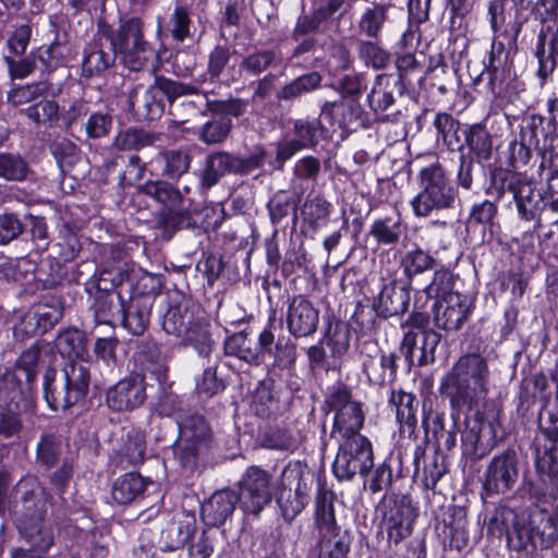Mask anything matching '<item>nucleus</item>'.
<instances>
[{
	"label": "nucleus",
	"mask_w": 558,
	"mask_h": 558,
	"mask_svg": "<svg viewBox=\"0 0 558 558\" xmlns=\"http://www.w3.org/2000/svg\"><path fill=\"white\" fill-rule=\"evenodd\" d=\"M299 203L300 199L287 190L274 193L266 204L270 223L278 229L287 227L291 221L292 228L295 229L299 220Z\"/></svg>",
	"instance_id": "49530a36"
},
{
	"label": "nucleus",
	"mask_w": 558,
	"mask_h": 558,
	"mask_svg": "<svg viewBox=\"0 0 558 558\" xmlns=\"http://www.w3.org/2000/svg\"><path fill=\"white\" fill-rule=\"evenodd\" d=\"M316 473L305 461H290L281 471L274 497L283 520L291 523L306 507Z\"/></svg>",
	"instance_id": "9d476101"
},
{
	"label": "nucleus",
	"mask_w": 558,
	"mask_h": 558,
	"mask_svg": "<svg viewBox=\"0 0 558 558\" xmlns=\"http://www.w3.org/2000/svg\"><path fill=\"white\" fill-rule=\"evenodd\" d=\"M537 175L548 189L558 180V135H546L543 145L537 148Z\"/></svg>",
	"instance_id": "13d9d810"
},
{
	"label": "nucleus",
	"mask_w": 558,
	"mask_h": 558,
	"mask_svg": "<svg viewBox=\"0 0 558 558\" xmlns=\"http://www.w3.org/2000/svg\"><path fill=\"white\" fill-rule=\"evenodd\" d=\"M239 505L236 492L230 488L215 492L201 505V517L209 527L223 525Z\"/></svg>",
	"instance_id": "e433bc0d"
},
{
	"label": "nucleus",
	"mask_w": 558,
	"mask_h": 558,
	"mask_svg": "<svg viewBox=\"0 0 558 558\" xmlns=\"http://www.w3.org/2000/svg\"><path fill=\"white\" fill-rule=\"evenodd\" d=\"M196 519L184 514L181 519L169 521L160 531L157 544L162 551H174L182 548L195 534Z\"/></svg>",
	"instance_id": "de8ad7c7"
},
{
	"label": "nucleus",
	"mask_w": 558,
	"mask_h": 558,
	"mask_svg": "<svg viewBox=\"0 0 558 558\" xmlns=\"http://www.w3.org/2000/svg\"><path fill=\"white\" fill-rule=\"evenodd\" d=\"M475 300L466 293L446 301H434L430 307L434 326L445 331H459L469 320Z\"/></svg>",
	"instance_id": "5701e85b"
},
{
	"label": "nucleus",
	"mask_w": 558,
	"mask_h": 558,
	"mask_svg": "<svg viewBox=\"0 0 558 558\" xmlns=\"http://www.w3.org/2000/svg\"><path fill=\"white\" fill-rule=\"evenodd\" d=\"M505 501L506 500H498L492 504L494 509L487 522V533L498 538L505 535L506 541H508L511 527L517 522H521L522 519H520L518 513Z\"/></svg>",
	"instance_id": "338daca9"
},
{
	"label": "nucleus",
	"mask_w": 558,
	"mask_h": 558,
	"mask_svg": "<svg viewBox=\"0 0 558 558\" xmlns=\"http://www.w3.org/2000/svg\"><path fill=\"white\" fill-rule=\"evenodd\" d=\"M320 411L328 415L335 412L330 438L342 439L363 435L365 413L361 401L353 398L352 387L337 380L327 388Z\"/></svg>",
	"instance_id": "9b49d317"
},
{
	"label": "nucleus",
	"mask_w": 558,
	"mask_h": 558,
	"mask_svg": "<svg viewBox=\"0 0 558 558\" xmlns=\"http://www.w3.org/2000/svg\"><path fill=\"white\" fill-rule=\"evenodd\" d=\"M333 492L318 483L314 527L317 531V558H348L354 539L352 530L340 525L335 512Z\"/></svg>",
	"instance_id": "6e6552de"
},
{
	"label": "nucleus",
	"mask_w": 558,
	"mask_h": 558,
	"mask_svg": "<svg viewBox=\"0 0 558 558\" xmlns=\"http://www.w3.org/2000/svg\"><path fill=\"white\" fill-rule=\"evenodd\" d=\"M198 94L199 88L195 84L156 75L143 94H140V86L130 92L128 106L138 120L154 121L166 111L174 114L173 109L179 99Z\"/></svg>",
	"instance_id": "20e7f679"
},
{
	"label": "nucleus",
	"mask_w": 558,
	"mask_h": 558,
	"mask_svg": "<svg viewBox=\"0 0 558 558\" xmlns=\"http://www.w3.org/2000/svg\"><path fill=\"white\" fill-rule=\"evenodd\" d=\"M395 66L396 72L388 73L395 76V80L407 88L409 92H414L415 78L421 82L422 76L417 77L423 71V62L414 51H395Z\"/></svg>",
	"instance_id": "052dcab7"
},
{
	"label": "nucleus",
	"mask_w": 558,
	"mask_h": 558,
	"mask_svg": "<svg viewBox=\"0 0 558 558\" xmlns=\"http://www.w3.org/2000/svg\"><path fill=\"white\" fill-rule=\"evenodd\" d=\"M534 57L537 60L536 77L541 86H544L558 66V25L541 27Z\"/></svg>",
	"instance_id": "c85d7f7f"
},
{
	"label": "nucleus",
	"mask_w": 558,
	"mask_h": 558,
	"mask_svg": "<svg viewBox=\"0 0 558 558\" xmlns=\"http://www.w3.org/2000/svg\"><path fill=\"white\" fill-rule=\"evenodd\" d=\"M373 301L381 314V319L401 318L409 313L411 286L400 279H389L384 281Z\"/></svg>",
	"instance_id": "a878e982"
},
{
	"label": "nucleus",
	"mask_w": 558,
	"mask_h": 558,
	"mask_svg": "<svg viewBox=\"0 0 558 558\" xmlns=\"http://www.w3.org/2000/svg\"><path fill=\"white\" fill-rule=\"evenodd\" d=\"M32 388L19 378L16 373L5 369L0 375V409H16L33 411L34 401Z\"/></svg>",
	"instance_id": "ea45409f"
},
{
	"label": "nucleus",
	"mask_w": 558,
	"mask_h": 558,
	"mask_svg": "<svg viewBox=\"0 0 558 558\" xmlns=\"http://www.w3.org/2000/svg\"><path fill=\"white\" fill-rule=\"evenodd\" d=\"M338 449L331 469L339 482L366 477L374 466V448L365 435L337 439Z\"/></svg>",
	"instance_id": "dca6fc26"
},
{
	"label": "nucleus",
	"mask_w": 558,
	"mask_h": 558,
	"mask_svg": "<svg viewBox=\"0 0 558 558\" xmlns=\"http://www.w3.org/2000/svg\"><path fill=\"white\" fill-rule=\"evenodd\" d=\"M151 310L153 305L147 301L144 302L137 298L129 296L123 305L119 324L130 335L141 337L149 326Z\"/></svg>",
	"instance_id": "8fccbe9b"
},
{
	"label": "nucleus",
	"mask_w": 558,
	"mask_h": 558,
	"mask_svg": "<svg viewBox=\"0 0 558 558\" xmlns=\"http://www.w3.org/2000/svg\"><path fill=\"white\" fill-rule=\"evenodd\" d=\"M117 60L128 70L140 72L158 60V52L146 38L145 23L138 16L120 19L118 24L99 22L94 37L82 51L81 77H102Z\"/></svg>",
	"instance_id": "f257e3e1"
},
{
	"label": "nucleus",
	"mask_w": 558,
	"mask_h": 558,
	"mask_svg": "<svg viewBox=\"0 0 558 558\" xmlns=\"http://www.w3.org/2000/svg\"><path fill=\"white\" fill-rule=\"evenodd\" d=\"M146 386V376L133 372L107 389L106 404L112 412H132L147 399Z\"/></svg>",
	"instance_id": "aec40b11"
},
{
	"label": "nucleus",
	"mask_w": 558,
	"mask_h": 558,
	"mask_svg": "<svg viewBox=\"0 0 558 558\" xmlns=\"http://www.w3.org/2000/svg\"><path fill=\"white\" fill-rule=\"evenodd\" d=\"M523 464L518 451L508 447L496 452L480 476V497L484 505L520 496Z\"/></svg>",
	"instance_id": "1a4fd4ad"
},
{
	"label": "nucleus",
	"mask_w": 558,
	"mask_h": 558,
	"mask_svg": "<svg viewBox=\"0 0 558 558\" xmlns=\"http://www.w3.org/2000/svg\"><path fill=\"white\" fill-rule=\"evenodd\" d=\"M89 367L76 361H68L59 373L47 367L43 376V397L51 411L66 412L80 404L88 395L90 386Z\"/></svg>",
	"instance_id": "39448f33"
},
{
	"label": "nucleus",
	"mask_w": 558,
	"mask_h": 558,
	"mask_svg": "<svg viewBox=\"0 0 558 558\" xmlns=\"http://www.w3.org/2000/svg\"><path fill=\"white\" fill-rule=\"evenodd\" d=\"M500 410L494 402H484L482 408L468 412L462 420L461 450L465 463H475L488 457L506 437L500 422Z\"/></svg>",
	"instance_id": "7ed1b4c3"
},
{
	"label": "nucleus",
	"mask_w": 558,
	"mask_h": 558,
	"mask_svg": "<svg viewBox=\"0 0 558 558\" xmlns=\"http://www.w3.org/2000/svg\"><path fill=\"white\" fill-rule=\"evenodd\" d=\"M320 311L307 295L295 294L287 301L286 325L294 339L313 337L319 326Z\"/></svg>",
	"instance_id": "6ab92c4d"
},
{
	"label": "nucleus",
	"mask_w": 558,
	"mask_h": 558,
	"mask_svg": "<svg viewBox=\"0 0 558 558\" xmlns=\"http://www.w3.org/2000/svg\"><path fill=\"white\" fill-rule=\"evenodd\" d=\"M387 403L395 411L400 432L408 433L409 438L416 439L420 407L416 395L391 388Z\"/></svg>",
	"instance_id": "2f4dec72"
},
{
	"label": "nucleus",
	"mask_w": 558,
	"mask_h": 558,
	"mask_svg": "<svg viewBox=\"0 0 558 558\" xmlns=\"http://www.w3.org/2000/svg\"><path fill=\"white\" fill-rule=\"evenodd\" d=\"M66 274L65 263L49 254L40 262L34 278L37 288L43 290H54L62 286L66 278Z\"/></svg>",
	"instance_id": "0e129e2a"
},
{
	"label": "nucleus",
	"mask_w": 558,
	"mask_h": 558,
	"mask_svg": "<svg viewBox=\"0 0 558 558\" xmlns=\"http://www.w3.org/2000/svg\"><path fill=\"white\" fill-rule=\"evenodd\" d=\"M432 128L435 130V137L439 145L449 153H460L465 140V134L471 125L470 122H462L453 113L448 111L433 112Z\"/></svg>",
	"instance_id": "7c9ffc66"
},
{
	"label": "nucleus",
	"mask_w": 558,
	"mask_h": 558,
	"mask_svg": "<svg viewBox=\"0 0 558 558\" xmlns=\"http://www.w3.org/2000/svg\"><path fill=\"white\" fill-rule=\"evenodd\" d=\"M320 118L306 116L293 120V138L303 149H315L322 141L331 140V132L324 125Z\"/></svg>",
	"instance_id": "603ef678"
},
{
	"label": "nucleus",
	"mask_w": 558,
	"mask_h": 558,
	"mask_svg": "<svg viewBox=\"0 0 558 558\" xmlns=\"http://www.w3.org/2000/svg\"><path fill=\"white\" fill-rule=\"evenodd\" d=\"M125 299L121 292H111L109 294H94L89 311L93 313L94 323L98 325H108L112 329L119 322Z\"/></svg>",
	"instance_id": "5fc2aeb1"
},
{
	"label": "nucleus",
	"mask_w": 558,
	"mask_h": 558,
	"mask_svg": "<svg viewBox=\"0 0 558 558\" xmlns=\"http://www.w3.org/2000/svg\"><path fill=\"white\" fill-rule=\"evenodd\" d=\"M557 543V524L550 514H546L517 522L508 535L507 546L521 558H545V553Z\"/></svg>",
	"instance_id": "f8f14e48"
},
{
	"label": "nucleus",
	"mask_w": 558,
	"mask_h": 558,
	"mask_svg": "<svg viewBox=\"0 0 558 558\" xmlns=\"http://www.w3.org/2000/svg\"><path fill=\"white\" fill-rule=\"evenodd\" d=\"M50 34L53 37L49 44L34 48L39 63L38 70L41 74H51L57 69L66 66L74 56L72 44L65 31H61L57 25H53Z\"/></svg>",
	"instance_id": "cd10ccee"
},
{
	"label": "nucleus",
	"mask_w": 558,
	"mask_h": 558,
	"mask_svg": "<svg viewBox=\"0 0 558 558\" xmlns=\"http://www.w3.org/2000/svg\"><path fill=\"white\" fill-rule=\"evenodd\" d=\"M490 372L486 357L478 353L461 355L439 381L438 392L448 402L475 410L489 391Z\"/></svg>",
	"instance_id": "f03ea898"
},
{
	"label": "nucleus",
	"mask_w": 558,
	"mask_h": 558,
	"mask_svg": "<svg viewBox=\"0 0 558 558\" xmlns=\"http://www.w3.org/2000/svg\"><path fill=\"white\" fill-rule=\"evenodd\" d=\"M498 136L490 132L485 121L472 122L460 153H470L478 163L489 162L500 145Z\"/></svg>",
	"instance_id": "c9c22d12"
},
{
	"label": "nucleus",
	"mask_w": 558,
	"mask_h": 558,
	"mask_svg": "<svg viewBox=\"0 0 558 558\" xmlns=\"http://www.w3.org/2000/svg\"><path fill=\"white\" fill-rule=\"evenodd\" d=\"M319 117L345 133L365 128V112L357 98L339 97L333 101H325L320 106Z\"/></svg>",
	"instance_id": "393cba45"
},
{
	"label": "nucleus",
	"mask_w": 558,
	"mask_h": 558,
	"mask_svg": "<svg viewBox=\"0 0 558 558\" xmlns=\"http://www.w3.org/2000/svg\"><path fill=\"white\" fill-rule=\"evenodd\" d=\"M330 351L332 359H342L350 349L351 326L333 312L323 315V329L319 338Z\"/></svg>",
	"instance_id": "4c0bfd02"
},
{
	"label": "nucleus",
	"mask_w": 558,
	"mask_h": 558,
	"mask_svg": "<svg viewBox=\"0 0 558 558\" xmlns=\"http://www.w3.org/2000/svg\"><path fill=\"white\" fill-rule=\"evenodd\" d=\"M459 280V275L453 274L449 268L445 266L435 267L432 281L424 287L423 292L429 300L446 301V299L462 294L456 289Z\"/></svg>",
	"instance_id": "680f3d73"
},
{
	"label": "nucleus",
	"mask_w": 558,
	"mask_h": 558,
	"mask_svg": "<svg viewBox=\"0 0 558 558\" xmlns=\"http://www.w3.org/2000/svg\"><path fill=\"white\" fill-rule=\"evenodd\" d=\"M449 403V415L445 411L422 412V428L424 429V439L421 444L427 446L434 445V450L439 452H451L457 447L458 435H461V415L465 417L468 412H472L464 405Z\"/></svg>",
	"instance_id": "2eb2a0df"
},
{
	"label": "nucleus",
	"mask_w": 558,
	"mask_h": 558,
	"mask_svg": "<svg viewBox=\"0 0 558 558\" xmlns=\"http://www.w3.org/2000/svg\"><path fill=\"white\" fill-rule=\"evenodd\" d=\"M411 92L387 73L376 75L372 89L367 95V104L375 113L387 111L398 97L411 96Z\"/></svg>",
	"instance_id": "a19ab883"
},
{
	"label": "nucleus",
	"mask_w": 558,
	"mask_h": 558,
	"mask_svg": "<svg viewBox=\"0 0 558 558\" xmlns=\"http://www.w3.org/2000/svg\"><path fill=\"white\" fill-rule=\"evenodd\" d=\"M225 332L226 356L235 357L250 366H260L265 362V352H268L272 342V319L257 333L248 326L231 333L225 328Z\"/></svg>",
	"instance_id": "f3484780"
},
{
	"label": "nucleus",
	"mask_w": 558,
	"mask_h": 558,
	"mask_svg": "<svg viewBox=\"0 0 558 558\" xmlns=\"http://www.w3.org/2000/svg\"><path fill=\"white\" fill-rule=\"evenodd\" d=\"M310 264L311 258L306 248L301 243L298 246L293 245L286 250L278 271H280L282 278L295 281L298 277L307 275L311 271Z\"/></svg>",
	"instance_id": "774afa93"
},
{
	"label": "nucleus",
	"mask_w": 558,
	"mask_h": 558,
	"mask_svg": "<svg viewBox=\"0 0 558 558\" xmlns=\"http://www.w3.org/2000/svg\"><path fill=\"white\" fill-rule=\"evenodd\" d=\"M40 333H46L52 329L63 317L64 301L61 295L47 294L44 295L35 311H32Z\"/></svg>",
	"instance_id": "e2e57ef3"
},
{
	"label": "nucleus",
	"mask_w": 558,
	"mask_h": 558,
	"mask_svg": "<svg viewBox=\"0 0 558 558\" xmlns=\"http://www.w3.org/2000/svg\"><path fill=\"white\" fill-rule=\"evenodd\" d=\"M60 105L54 99L41 98L21 110V114L31 121L36 128H57Z\"/></svg>",
	"instance_id": "69168bd1"
},
{
	"label": "nucleus",
	"mask_w": 558,
	"mask_h": 558,
	"mask_svg": "<svg viewBox=\"0 0 558 558\" xmlns=\"http://www.w3.org/2000/svg\"><path fill=\"white\" fill-rule=\"evenodd\" d=\"M178 435L189 442H194L214 451L216 440L208 420L197 412L186 413L175 421Z\"/></svg>",
	"instance_id": "79ce46f5"
},
{
	"label": "nucleus",
	"mask_w": 558,
	"mask_h": 558,
	"mask_svg": "<svg viewBox=\"0 0 558 558\" xmlns=\"http://www.w3.org/2000/svg\"><path fill=\"white\" fill-rule=\"evenodd\" d=\"M529 180L525 171L494 166L489 168V181L486 193L495 195L497 201L502 199L508 194L514 199L520 191L526 190Z\"/></svg>",
	"instance_id": "58836bf2"
},
{
	"label": "nucleus",
	"mask_w": 558,
	"mask_h": 558,
	"mask_svg": "<svg viewBox=\"0 0 558 558\" xmlns=\"http://www.w3.org/2000/svg\"><path fill=\"white\" fill-rule=\"evenodd\" d=\"M399 266L404 281L411 286L415 278L433 271L438 266V260L429 250L413 243L401 254Z\"/></svg>",
	"instance_id": "37998d69"
},
{
	"label": "nucleus",
	"mask_w": 558,
	"mask_h": 558,
	"mask_svg": "<svg viewBox=\"0 0 558 558\" xmlns=\"http://www.w3.org/2000/svg\"><path fill=\"white\" fill-rule=\"evenodd\" d=\"M367 351L363 361V372L369 381L378 386L393 385L398 378L400 354L396 351H383L376 340H366L361 344V352Z\"/></svg>",
	"instance_id": "4be33fe9"
},
{
	"label": "nucleus",
	"mask_w": 558,
	"mask_h": 558,
	"mask_svg": "<svg viewBox=\"0 0 558 558\" xmlns=\"http://www.w3.org/2000/svg\"><path fill=\"white\" fill-rule=\"evenodd\" d=\"M191 155L182 149H166L159 151L150 161V172L162 178L178 180L191 167Z\"/></svg>",
	"instance_id": "09e8293b"
},
{
	"label": "nucleus",
	"mask_w": 558,
	"mask_h": 558,
	"mask_svg": "<svg viewBox=\"0 0 558 558\" xmlns=\"http://www.w3.org/2000/svg\"><path fill=\"white\" fill-rule=\"evenodd\" d=\"M85 521L83 526L64 522L60 533L81 546L86 558H109V530L105 525H96L89 518Z\"/></svg>",
	"instance_id": "412c9836"
},
{
	"label": "nucleus",
	"mask_w": 558,
	"mask_h": 558,
	"mask_svg": "<svg viewBox=\"0 0 558 558\" xmlns=\"http://www.w3.org/2000/svg\"><path fill=\"white\" fill-rule=\"evenodd\" d=\"M393 7L392 0H373L359 14L354 25L355 34L365 39L380 40L390 22L389 12Z\"/></svg>",
	"instance_id": "473e14b6"
},
{
	"label": "nucleus",
	"mask_w": 558,
	"mask_h": 558,
	"mask_svg": "<svg viewBox=\"0 0 558 558\" xmlns=\"http://www.w3.org/2000/svg\"><path fill=\"white\" fill-rule=\"evenodd\" d=\"M417 180L420 192L410 202L416 218H427L433 214L453 211L461 207L458 187L439 162L423 167Z\"/></svg>",
	"instance_id": "423d86ee"
},
{
	"label": "nucleus",
	"mask_w": 558,
	"mask_h": 558,
	"mask_svg": "<svg viewBox=\"0 0 558 558\" xmlns=\"http://www.w3.org/2000/svg\"><path fill=\"white\" fill-rule=\"evenodd\" d=\"M54 347L58 353L68 357L69 361H74V359L85 362L92 361L87 335L78 328H68L59 332L54 340Z\"/></svg>",
	"instance_id": "6e6d98bb"
},
{
	"label": "nucleus",
	"mask_w": 558,
	"mask_h": 558,
	"mask_svg": "<svg viewBox=\"0 0 558 558\" xmlns=\"http://www.w3.org/2000/svg\"><path fill=\"white\" fill-rule=\"evenodd\" d=\"M134 349L133 357L141 373L149 374L155 380H165V376L169 374V367L158 342L151 336H147L136 340Z\"/></svg>",
	"instance_id": "f704fd0d"
},
{
	"label": "nucleus",
	"mask_w": 558,
	"mask_h": 558,
	"mask_svg": "<svg viewBox=\"0 0 558 558\" xmlns=\"http://www.w3.org/2000/svg\"><path fill=\"white\" fill-rule=\"evenodd\" d=\"M408 223L399 211L376 217L367 231L371 238L379 247H396L408 234Z\"/></svg>",
	"instance_id": "72a5a7b5"
},
{
	"label": "nucleus",
	"mask_w": 558,
	"mask_h": 558,
	"mask_svg": "<svg viewBox=\"0 0 558 558\" xmlns=\"http://www.w3.org/2000/svg\"><path fill=\"white\" fill-rule=\"evenodd\" d=\"M173 460L179 468L189 473H193L199 466L205 465L213 454V450L189 442L177 436L175 440L170 445Z\"/></svg>",
	"instance_id": "864d4df0"
},
{
	"label": "nucleus",
	"mask_w": 558,
	"mask_h": 558,
	"mask_svg": "<svg viewBox=\"0 0 558 558\" xmlns=\"http://www.w3.org/2000/svg\"><path fill=\"white\" fill-rule=\"evenodd\" d=\"M534 465L542 487L532 480L521 483L520 497L536 502L546 496L558 499V445L542 442L536 437L532 445Z\"/></svg>",
	"instance_id": "4468645a"
},
{
	"label": "nucleus",
	"mask_w": 558,
	"mask_h": 558,
	"mask_svg": "<svg viewBox=\"0 0 558 558\" xmlns=\"http://www.w3.org/2000/svg\"><path fill=\"white\" fill-rule=\"evenodd\" d=\"M154 482L138 472H128L120 475L112 484L111 495L119 505H130L143 498L149 485Z\"/></svg>",
	"instance_id": "3c124183"
},
{
	"label": "nucleus",
	"mask_w": 558,
	"mask_h": 558,
	"mask_svg": "<svg viewBox=\"0 0 558 558\" xmlns=\"http://www.w3.org/2000/svg\"><path fill=\"white\" fill-rule=\"evenodd\" d=\"M196 268L206 279L210 288L219 281H221L223 286H231L239 282L241 279V270L236 260L230 255L218 252L205 255L197 263Z\"/></svg>",
	"instance_id": "c756f323"
},
{
	"label": "nucleus",
	"mask_w": 558,
	"mask_h": 558,
	"mask_svg": "<svg viewBox=\"0 0 558 558\" xmlns=\"http://www.w3.org/2000/svg\"><path fill=\"white\" fill-rule=\"evenodd\" d=\"M210 329V322L201 312L179 337L180 344L191 347L199 357L209 359L216 349V341Z\"/></svg>",
	"instance_id": "c03bdc74"
},
{
	"label": "nucleus",
	"mask_w": 558,
	"mask_h": 558,
	"mask_svg": "<svg viewBox=\"0 0 558 558\" xmlns=\"http://www.w3.org/2000/svg\"><path fill=\"white\" fill-rule=\"evenodd\" d=\"M413 480L424 489L436 492L438 482L449 472V462L445 452L433 450L427 453L425 444H417L412 458Z\"/></svg>",
	"instance_id": "b1692460"
},
{
	"label": "nucleus",
	"mask_w": 558,
	"mask_h": 558,
	"mask_svg": "<svg viewBox=\"0 0 558 558\" xmlns=\"http://www.w3.org/2000/svg\"><path fill=\"white\" fill-rule=\"evenodd\" d=\"M137 192L149 197L161 208L154 214V228L163 240L170 241L182 229L197 227L190 209L183 207V195L172 183L162 180H147L137 186Z\"/></svg>",
	"instance_id": "0eeeda50"
},
{
	"label": "nucleus",
	"mask_w": 558,
	"mask_h": 558,
	"mask_svg": "<svg viewBox=\"0 0 558 558\" xmlns=\"http://www.w3.org/2000/svg\"><path fill=\"white\" fill-rule=\"evenodd\" d=\"M267 150L257 145L248 154L216 150L209 153L204 160L199 182L204 189L217 185L226 174L247 177L262 169L266 162Z\"/></svg>",
	"instance_id": "ddd939ff"
},
{
	"label": "nucleus",
	"mask_w": 558,
	"mask_h": 558,
	"mask_svg": "<svg viewBox=\"0 0 558 558\" xmlns=\"http://www.w3.org/2000/svg\"><path fill=\"white\" fill-rule=\"evenodd\" d=\"M536 189L533 186L531 179L527 181L526 190L520 191L514 197L518 216L521 220L534 221V228L542 227V213L546 209L545 194H535Z\"/></svg>",
	"instance_id": "4d7b16f0"
},
{
	"label": "nucleus",
	"mask_w": 558,
	"mask_h": 558,
	"mask_svg": "<svg viewBox=\"0 0 558 558\" xmlns=\"http://www.w3.org/2000/svg\"><path fill=\"white\" fill-rule=\"evenodd\" d=\"M335 206L323 195L307 198L301 207L302 222L307 230L317 232L328 226Z\"/></svg>",
	"instance_id": "bf43d9fd"
},
{
	"label": "nucleus",
	"mask_w": 558,
	"mask_h": 558,
	"mask_svg": "<svg viewBox=\"0 0 558 558\" xmlns=\"http://www.w3.org/2000/svg\"><path fill=\"white\" fill-rule=\"evenodd\" d=\"M272 475L258 465H250L238 483L236 498L245 517L257 519L262 511L271 504Z\"/></svg>",
	"instance_id": "a211bd4d"
},
{
	"label": "nucleus",
	"mask_w": 558,
	"mask_h": 558,
	"mask_svg": "<svg viewBox=\"0 0 558 558\" xmlns=\"http://www.w3.org/2000/svg\"><path fill=\"white\" fill-rule=\"evenodd\" d=\"M199 313V305L190 295L178 292L170 296L160 317L161 328L167 335L179 338Z\"/></svg>",
	"instance_id": "bb28decb"
},
{
	"label": "nucleus",
	"mask_w": 558,
	"mask_h": 558,
	"mask_svg": "<svg viewBox=\"0 0 558 558\" xmlns=\"http://www.w3.org/2000/svg\"><path fill=\"white\" fill-rule=\"evenodd\" d=\"M324 76L318 71L305 72L286 84L275 95L278 104L293 105L303 97L311 95L323 86Z\"/></svg>",
	"instance_id": "a18cd8bd"
}]
</instances>
